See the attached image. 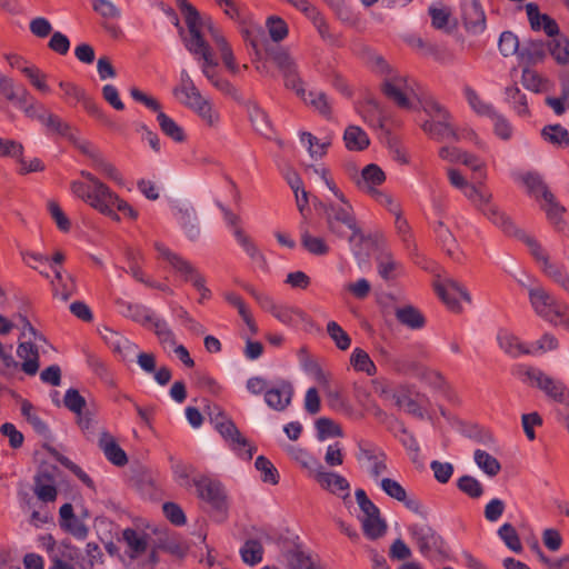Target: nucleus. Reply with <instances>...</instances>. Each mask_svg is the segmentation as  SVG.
Here are the masks:
<instances>
[{"mask_svg":"<svg viewBox=\"0 0 569 569\" xmlns=\"http://www.w3.org/2000/svg\"><path fill=\"white\" fill-rule=\"evenodd\" d=\"M178 7L184 16L190 34L189 39L184 41L186 48L191 54L199 57V60L202 61V74L216 89L238 99V90L227 79L220 78L214 71L218 61L213 56L211 47L199 32L200 14L198 10L187 0H178Z\"/></svg>","mask_w":569,"mask_h":569,"instance_id":"nucleus-1","label":"nucleus"},{"mask_svg":"<svg viewBox=\"0 0 569 569\" xmlns=\"http://www.w3.org/2000/svg\"><path fill=\"white\" fill-rule=\"evenodd\" d=\"M330 191L337 203L327 208L325 221L329 233L339 239H348L350 243L363 242L366 234L358 223L352 204L337 184L330 186Z\"/></svg>","mask_w":569,"mask_h":569,"instance_id":"nucleus-2","label":"nucleus"},{"mask_svg":"<svg viewBox=\"0 0 569 569\" xmlns=\"http://www.w3.org/2000/svg\"><path fill=\"white\" fill-rule=\"evenodd\" d=\"M369 63L373 72L382 77L381 90L386 97L398 107L409 109L413 88L407 77L393 70L382 56L371 54Z\"/></svg>","mask_w":569,"mask_h":569,"instance_id":"nucleus-3","label":"nucleus"},{"mask_svg":"<svg viewBox=\"0 0 569 569\" xmlns=\"http://www.w3.org/2000/svg\"><path fill=\"white\" fill-rule=\"evenodd\" d=\"M529 300L535 312L547 321L569 329V318L566 316L567 306L557 300L545 288L535 286L528 288Z\"/></svg>","mask_w":569,"mask_h":569,"instance_id":"nucleus-4","label":"nucleus"},{"mask_svg":"<svg viewBox=\"0 0 569 569\" xmlns=\"http://www.w3.org/2000/svg\"><path fill=\"white\" fill-rule=\"evenodd\" d=\"M520 372L525 377V382L537 387L555 401L563 403L569 398V391L565 383L546 375L540 369L527 366L522 367Z\"/></svg>","mask_w":569,"mask_h":569,"instance_id":"nucleus-5","label":"nucleus"},{"mask_svg":"<svg viewBox=\"0 0 569 569\" xmlns=\"http://www.w3.org/2000/svg\"><path fill=\"white\" fill-rule=\"evenodd\" d=\"M519 237L528 246L530 253L539 263L543 273L561 287H569V276L563 272L560 266L550 260L548 252L541 244L535 238L523 232Z\"/></svg>","mask_w":569,"mask_h":569,"instance_id":"nucleus-6","label":"nucleus"},{"mask_svg":"<svg viewBox=\"0 0 569 569\" xmlns=\"http://www.w3.org/2000/svg\"><path fill=\"white\" fill-rule=\"evenodd\" d=\"M431 120L422 124V129L431 138L442 140H459V134L450 122V114L438 103H432L429 108Z\"/></svg>","mask_w":569,"mask_h":569,"instance_id":"nucleus-7","label":"nucleus"},{"mask_svg":"<svg viewBox=\"0 0 569 569\" xmlns=\"http://www.w3.org/2000/svg\"><path fill=\"white\" fill-rule=\"evenodd\" d=\"M197 496L208 502L214 510L226 512L228 497L223 485L212 477L202 475L192 480Z\"/></svg>","mask_w":569,"mask_h":569,"instance_id":"nucleus-8","label":"nucleus"},{"mask_svg":"<svg viewBox=\"0 0 569 569\" xmlns=\"http://www.w3.org/2000/svg\"><path fill=\"white\" fill-rule=\"evenodd\" d=\"M214 429L221 435L229 447L242 459L250 460L256 448L241 435L234 422L227 418L218 419Z\"/></svg>","mask_w":569,"mask_h":569,"instance_id":"nucleus-9","label":"nucleus"},{"mask_svg":"<svg viewBox=\"0 0 569 569\" xmlns=\"http://www.w3.org/2000/svg\"><path fill=\"white\" fill-rule=\"evenodd\" d=\"M81 176L90 182V192L87 196V203L90 207L100 212L107 206H113L117 193L89 171H81Z\"/></svg>","mask_w":569,"mask_h":569,"instance_id":"nucleus-10","label":"nucleus"},{"mask_svg":"<svg viewBox=\"0 0 569 569\" xmlns=\"http://www.w3.org/2000/svg\"><path fill=\"white\" fill-rule=\"evenodd\" d=\"M357 460L375 480L388 471L386 455L362 443H359Z\"/></svg>","mask_w":569,"mask_h":569,"instance_id":"nucleus-11","label":"nucleus"},{"mask_svg":"<svg viewBox=\"0 0 569 569\" xmlns=\"http://www.w3.org/2000/svg\"><path fill=\"white\" fill-rule=\"evenodd\" d=\"M379 486L388 497L402 502L410 511L426 517V510L421 502L416 498L408 497L406 489L397 480L382 478L379 480Z\"/></svg>","mask_w":569,"mask_h":569,"instance_id":"nucleus-12","label":"nucleus"},{"mask_svg":"<svg viewBox=\"0 0 569 569\" xmlns=\"http://www.w3.org/2000/svg\"><path fill=\"white\" fill-rule=\"evenodd\" d=\"M156 250L159 252V254L167 260L170 266L186 280L190 281L192 284L196 283L198 279H201L203 276L200 274V272L196 269V267L184 259L183 257L179 256L176 252H172L170 249L164 247L161 243H156Z\"/></svg>","mask_w":569,"mask_h":569,"instance_id":"nucleus-13","label":"nucleus"},{"mask_svg":"<svg viewBox=\"0 0 569 569\" xmlns=\"http://www.w3.org/2000/svg\"><path fill=\"white\" fill-rule=\"evenodd\" d=\"M435 290L451 310L460 309V305L457 300L458 296L468 303L471 302V297L466 288L452 278H446L440 282H436Z\"/></svg>","mask_w":569,"mask_h":569,"instance_id":"nucleus-14","label":"nucleus"},{"mask_svg":"<svg viewBox=\"0 0 569 569\" xmlns=\"http://www.w3.org/2000/svg\"><path fill=\"white\" fill-rule=\"evenodd\" d=\"M409 530L422 555H429L432 550L440 548L441 538L430 526L413 525Z\"/></svg>","mask_w":569,"mask_h":569,"instance_id":"nucleus-15","label":"nucleus"},{"mask_svg":"<svg viewBox=\"0 0 569 569\" xmlns=\"http://www.w3.org/2000/svg\"><path fill=\"white\" fill-rule=\"evenodd\" d=\"M43 540L52 562L49 569H73L70 561L74 559L77 552L72 547L67 545L56 546L50 536L43 538Z\"/></svg>","mask_w":569,"mask_h":569,"instance_id":"nucleus-16","label":"nucleus"},{"mask_svg":"<svg viewBox=\"0 0 569 569\" xmlns=\"http://www.w3.org/2000/svg\"><path fill=\"white\" fill-rule=\"evenodd\" d=\"M281 556L288 569H317L310 555L300 545L287 543L282 548Z\"/></svg>","mask_w":569,"mask_h":569,"instance_id":"nucleus-17","label":"nucleus"},{"mask_svg":"<svg viewBox=\"0 0 569 569\" xmlns=\"http://www.w3.org/2000/svg\"><path fill=\"white\" fill-rule=\"evenodd\" d=\"M293 387L290 382L281 381L277 387L266 390V403L277 410L283 411L291 403Z\"/></svg>","mask_w":569,"mask_h":569,"instance_id":"nucleus-18","label":"nucleus"},{"mask_svg":"<svg viewBox=\"0 0 569 569\" xmlns=\"http://www.w3.org/2000/svg\"><path fill=\"white\" fill-rule=\"evenodd\" d=\"M463 22L468 32L480 34L486 30V14L479 0H471L463 9Z\"/></svg>","mask_w":569,"mask_h":569,"instance_id":"nucleus-19","label":"nucleus"},{"mask_svg":"<svg viewBox=\"0 0 569 569\" xmlns=\"http://www.w3.org/2000/svg\"><path fill=\"white\" fill-rule=\"evenodd\" d=\"M315 479L323 489L329 490L332 493L345 492L342 495L343 499L349 497L350 485L345 477L335 472L325 471L320 468L316 470Z\"/></svg>","mask_w":569,"mask_h":569,"instance_id":"nucleus-20","label":"nucleus"},{"mask_svg":"<svg viewBox=\"0 0 569 569\" xmlns=\"http://www.w3.org/2000/svg\"><path fill=\"white\" fill-rule=\"evenodd\" d=\"M98 446L106 458L113 465L122 467L128 462L126 452L117 443L116 438L108 431H101Z\"/></svg>","mask_w":569,"mask_h":569,"instance_id":"nucleus-21","label":"nucleus"},{"mask_svg":"<svg viewBox=\"0 0 569 569\" xmlns=\"http://www.w3.org/2000/svg\"><path fill=\"white\" fill-rule=\"evenodd\" d=\"M390 398L397 407L405 409L408 413L417 418H423L422 398L418 395L413 398L408 389L400 388L395 390L390 395Z\"/></svg>","mask_w":569,"mask_h":569,"instance_id":"nucleus-22","label":"nucleus"},{"mask_svg":"<svg viewBox=\"0 0 569 569\" xmlns=\"http://www.w3.org/2000/svg\"><path fill=\"white\" fill-rule=\"evenodd\" d=\"M39 346L31 341H21L17 348V355L22 360L21 369L29 376H34L39 370Z\"/></svg>","mask_w":569,"mask_h":569,"instance_id":"nucleus-23","label":"nucleus"},{"mask_svg":"<svg viewBox=\"0 0 569 569\" xmlns=\"http://www.w3.org/2000/svg\"><path fill=\"white\" fill-rule=\"evenodd\" d=\"M41 109L42 113L37 116V119L44 124L48 130L67 138L70 142H77V136L73 133L69 123L64 122L58 116L44 110L42 107Z\"/></svg>","mask_w":569,"mask_h":569,"instance_id":"nucleus-24","label":"nucleus"},{"mask_svg":"<svg viewBox=\"0 0 569 569\" xmlns=\"http://www.w3.org/2000/svg\"><path fill=\"white\" fill-rule=\"evenodd\" d=\"M33 491L36 496L43 502L54 501L58 495L54 480L49 472H39L34 477Z\"/></svg>","mask_w":569,"mask_h":569,"instance_id":"nucleus-25","label":"nucleus"},{"mask_svg":"<svg viewBox=\"0 0 569 569\" xmlns=\"http://www.w3.org/2000/svg\"><path fill=\"white\" fill-rule=\"evenodd\" d=\"M122 539L128 547V555L132 559L140 557L148 548L147 535L134 529H124L122 531Z\"/></svg>","mask_w":569,"mask_h":569,"instance_id":"nucleus-26","label":"nucleus"},{"mask_svg":"<svg viewBox=\"0 0 569 569\" xmlns=\"http://www.w3.org/2000/svg\"><path fill=\"white\" fill-rule=\"evenodd\" d=\"M343 142L349 151H362L369 146L370 140L360 127L351 124L343 132Z\"/></svg>","mask_w":569,"mask_h":569,"instance_id":"nucleus-27","label":"nucleus"},{"mask_svg":"<svg viewBox=\"0 0 569 569\" xmlns=\"http://www.w3.org/2000/svg\"><path fill=\"white\" fill-rule=\"evenodd\" d=\"M498 345L510 357L517 358L520 355H529L531 351L515 335L501 331L498 337Z\"/></svg>","mask_w":569,"mask_h":569,"instance_id":"nucleus-28","label":"nucleus"},{"mask_svg":"<svg viewBox=\"0 0 569 569\" xmlns=\"http://www.w3.org/2000/svg\"><path fill=\"white\" fill-rule=\"evenodd\" d=\"M300 141L307 147L310 157L313 159H321L325 157L327 149L331 144V140L329 138L319 140L316 136L307 131L300 133Z\"/></svg>","mask_w":569,"mask_h":569,"instance_id":"nucleus-29","label":"nucleus"},{"mask_svg":"<svg viewBox=\"0 0 569 569\" xmlns=\"http://www.w3.org/2000/svg\"><path fill=\"white\" fill-rule=\"evenodd\" d=\"M0 92L12 102L23 106L29 100V92L26 88L17 89L13 81L0 74Z\"/></svg>","mask_w":569,"mask_h":569,"instance_id":"nucleus-30","label":"nucleus"},{"mask_svg":"<svg viewBox=\"0 0 569 569\" xmlns=\"http://www.w3.org/2000/svg\"><path fill=\"white\" fill-rule=\"evenodd\" d=\"M106 339L113 351L118 352L123 359H130L138 350L136 343L117 332L110 331V336L106 337Z\"/></svg>","mask_w":569,"mask_h":569,"instance_id":"nucleus-31","label":"nucleus"},{"mask_svg":"<svg viewBox=\"0 0 569 569\" xmlns=\"http://www.w3.org/2000/svg\"><path fill=\"white\" fill-rule=\"evenodd\" d=\"M546 57V46L542 40H528L526 41L520 51L519 58L528 62H539Z\"/></svg>","mask_w":569,"mask_h":569,"instance_id":"nucleus-32","label":"nucleus"},{"mask_svg":"<svg viewBox=\"0 0 569 569\" xmlns=\"http://www.w3.org/2000/svg\"><path fill=\"white\" fill-rule=\"evenodd\" d=\"M465 196L479 212H482L492 202V193L482 184H470L469 189L465 191Z\"/></svg>","mask_w":569,"mask_h":569,"instance_id":"nucleus-33","label":"nucleus"},{"mask_svg":"<svg viewBox=\"0 0 569 569\" xmlns=\"http://www.w3.org/2000/svg\"><path fill=\"white\" fill-rule=\"evenodd\" d=\"M481 213L495 226L502 229L506 233H512L515 231V226L510 218L501 212L499 208L492 202L487 206Z\"/></svg>","mask_w":569,"mask_h":569,"instance_id":"nucleus-34","label":"nucleus"},{"mask_svg":"<svg viewBox=\"0 0 569 569\" xmlns=\"http://www.w3.org/2000/svg\"><path fill=\"white\" fill-rule=\"evenodd\" d=\"M224 299L231 305L233 306L234 308H237L240 317L242 318V320L244 321V323L247 325L248 329L250 330L251 333H257L258 331V328H257V325L247 307V305L244 303V301L242 300V298L234 293V292H227L224 295Z\"/></svg>","mask_w":569,"mask_h":569,"instance_id":"nucleus-35","label":"nucleus"},{"mask_svg":"<svg viewBox=\"0 0 569 569\" xmlns=\"http://www.w3.org/2000/svg\"><path fill=\"white\" fill-rule=\"evenodd\" d=\"M362 529L365 535L370 539H377L383 536L387 530V523L381 518L380 511H378V513H373L372 516L370 515L363 517Z\"/></svg>","mask_w":569,"mask_h":569,"instance_id":"nucleus-36","label":"nucleus"},{"mask_svg":"<svg viewBox=\"0 0 569 569\" xmlns=\"http://www.w3.org/2000/svg\"><path fill=\"white\" fill-rule=\"evenodd\" d=\"M473 459L477 466L489 477L497 476L501 470L500 462L485 450L477 449Z\"/></svg>","mask_w":569,"mask_h":569,"instance_id":"nucleus-37","label":"nucleus"},{"mask_svg":"<svg viewBox=\"0 0 569 569\" xmlns=\"http://www.w3.org/2000/svg\"><path fill=\"white\" fill-rule=\"evenodd\" d=\"M548 50L558 64H569V39L556 38L548 43Z\"/></svg>","mask_w":569,"mask_h":569,"instance_id":"nucleus-38","label":"nucleus"},{"mask_svg":"<svg viewBox=\"0 0 569 569\" xmlns=\"http://www.w3.org/2000/svg\"><path fill=\"white\" fill-rule=\"evenodd\" d=\"M157 120L159 122L160 129L162 132L177 142H182L184 140V132L181 127H179L173 119L168 117L162 111H159L157 114Z\"/></svg>","mask_w":569,"mask_h":569,"instance_id":"nucleus-39","label":"nucleus"},{"mask_svg":"<svg viewBox=\"0 0 569 569\" xmlns=\"http://www.w3.org/2000/svg\"><path fill=\"white\" fill-rule=\"evenodd\" d=\"M301 99L307 104L313 107L322 116H330L331 108L325 92L311 90L308 93L306 92L305 96L301 97Z\"/></svg>","mask_w":569,"mask_h":569,"instance_id":"nucleus-40","label":"nucleus"},{"mask_svg":"<svg viewBox=\"0 0 569 569\" xmlns=\"http://www.w3.org/2000/svg\"><path fill=\"white\" fill-rule=\"evenodd\" d=\"M298 357L303 369L312 375L317 382H326V373L317 363V361L312 359L306 347H301L298 350Z\"/></svg>","mask_w":569,"mask_h":569,"instance_id":"nucleus-41","label":"nucleus"},{"mask_svg":"<svg viewBox=\"0 0 569 569\" xmlns=\"http://www.w3.org/2000/svg\"><path fill=\"white\" fill-rule=\"evenodd\" d=\"M362 180L358 182V186L360 188L367 189L370 192V189H372L369 184H381L385 179V172L377 166V164H368L363 168L362 172Z\"/></svg>","mask_w":569,"mask_h":569,"instance_id":"nucleus-42","label":"nucleus"},{"mask_svg":"<svg viewBox=\"0 0 569 569\" xmlns=\"http://www.w3.org/2000/svg\"><path fill=\"white\" fill-rule=\"evenodd\" d=\"M397 319L405 326L411 329L421 328L423 325V318L420 312L411 306L398 308L396 310Z\"/></svg>","mask_w":569,"mask_h":569,"instance_id":"nucleus-43","label":"nucleus"},{"mask_svg":"<svg viewBox=\"0 0 569 569\" xmlns=\"http://www.w3.org/2000/svg\"><path fill=\"white\" fill-rule=\"evenodd\" d=\"M301 243L310 253L323 256L329 251V247L321 237L312 236L308 230L301 233Z\"/></svg>","mask_w":569,"mask_h":569,"instance_id":"nucleus-44","label":"nucleus"},{"mask_svg":"<svg viewBox=\"0 0 569 569\" xmlns=\"http://www.w3.org/2000/svg\"><path fill=\"white\" fill-rule=\"evenodd\" d=\"M243 562L254 566L262 560L263 548L257 540H248L240 550Z\"/></svg>","mask_w":569,"mask_h":569,"instance_id":"nucleus-45","label":"nucleus"},{"mask_svg":"<svg viewBox=\"0 0 569 569\" xmlns=\"http://www.w3.org/2000/svg\"><path fill=\"white\" fill-rule=\"evenodd\" d=\"M254 466L261 473V480L266 483L277 485L279 481V473L272 462L264 456H259L256 459Z\"/></svg>","mask_w":569,"mask_h":569,"instance_id":"nucleus-46","label":"nucleus"},{"mask_svg":"<svg viewBox=\"0 0 569 569\" xmlns=\"http://www.w3.org/2000/svg\"><path fill=\"white\" fill-rule=\"evenodd\" d=\"M272 316L284 325H293L296 319L301 321L307 319V315L302 310L282 305L277 306Z\"/></svg>","mask_w":569,"mask_h":569,"instance_id":"nucleus-47","label":"nucleus"},{"mask_svg":"<svg viewBox=\"0 0 569 569\" xmlns=\"http://www.w3.org/2000/svg\"><path fill=\"white\" fill-rule=\"evenodd\" d=\"M234 237L239 244L243 248L246 253L256 262H258L260 266L264 264V258L263 254L260 252V250L256 247V244L250 240V238L241 230L236 229L234 230Z\"/></svg>","mask_w":569,"mask_h":569,"instance_id":"nucleus-48","label":"nucleus"},{"mask_svg":"<svg viewBox=\"0 0 569 569\" xmlns=\"http://www.w3.org/2000/svg\"><path fill=\"white\" fill-rule=\"evenodd\" d=\"M543 201L545 204L542 206L543 210L547 213L548 219L555 223L558 224L561 221L562 213L565 211V208L561 207L555 199V196L550 192V190L543 191Z\"/></svg>","mask_w":569,"mask_h":569,"instance_id":"nucleus-49","label":"nucleus"},{"mask_svg":"<svg viewBox=\"0 0 569 569\" xmlns=\"http://www.w3.org/2000/svg\"><path fill=\"white\" fill-rule=\"evenodd\" d=\"M498 48L503 57H511L516 53L519 54L521 49L518 37L511 31H503L500 34Z\"/></svg>","mask_w":569,"mask_h":569,"instance_id":"nucleus-50","label":"nucleus"},{"mask_svg":"<svg viewBox=\"0 0 569 569\" xmlns=\"http://www.w3.org/2000/svg\"><path fill=\"white\" fill-rule=\"evenodd\" d=\"M326 395V399L328 406L336 410H342L347 407L345 399L342 398L341 391L339 388L331 387L329 382V378L326 375V382H318Z\"/></svg>","mask_w":569,"mask_h":569,"instance_id":"nucleus-51","label":"nucleus"},{"mask_svg":"<svg viewBox=\"0 0 569 569\" xmlns=\"http://www.w3.org/2000/svg\"><path fill=\"white\" fill-rule=\"evenodd\" d=\"M542 137L556 146H568L569 133L560 124L547 126L542 129Z\"/></svg>","mask_w":569,"mask_h":569,"instance_id":"nucleus-52","label":"nucleus"},{"mask_svg":"<svg viewBox=\"0 0 569 569\" xmlns=\"http://www.w3.org/2000/svg\"><path fill=\"white\" fill-rule=\"evenodd\" d=\"M350 362L356 370L363 371L368 375L376 372V366L370 359L369 355L359 348H356L350 357Z\"/></svg>","mask_w":569,"mask_h":569,"instance_id":"nucleus-53","label":"nucleus"},{"mask_svg":"<svg viewBox=\"0 0 569 569\" xmlns=\"http://www.w3.org/2000/svg\"><path fill=\"white\" fill-rule=\"evenodd\" d=\"M498 536L510 550L515 552H520L522 550L520 538L511 523H503L498 529Z\"/></svg>","mask_w":569,"mask_h":569,"instance_id":"nucleus-54","label":"nucleus"},{"mask_svg":"<svg viewBox=\"0 0 569 569\" xmlns=\"http://www.w3.org/2000/svg\"><path fill=\"white\" fill-rule=\"evenodd\" d=\"M21 72L29 79L31 84L42 93H48L50 88L47 83V76L37 67H23Z\"/></svg>","mask_w":569,"mask_h":569,"instance_id":"nucleus-55","label":"nucleus"},{"mask_svg":"<svg viewBox=\"0 0 569 569\" xmlns=\"http://www.w3.org/2000/svg\"><path fill=\"white\" fill-rule=\"evenodd\" d=\"M92 164L107 178L119 183L122 182L121 176L117 168L111 162H109L100 152L98 154H92Z\"/></svg>","mask_w":569,"mask_h":569,"instance_id":"nucleus-56","label":"nucleus"},{"mask_svg":"<svg viewBox=\"0 0 569 569\" xmlns=\"http://www.w3.org/2000/svg\"><path fill=\"white\" fill-rule=\"evenodd\" d=\"M327 332L340 350H347L350 347L349 335L336 321L328 322Z\"/></svg>","mask_w":569,"mask_h":569,"instance_id":"nucleus-57","label":"nucleus"},{"mask_svg":"<svg viewBox=\"0 0 569 569\" xmlns=\"http://www.w3.org/2000/svg\"><path fill=\"white\" fill-rule=\"evenodd\" d=\"M465 96L469 106L479 114L493 116V109L490 104L481 100L478 93L470 87L465 88Z\"/></svg>","mask_w":569,"mask_h":569,"instance_id":"nucleus-58","label":"nucleus"},{"mask_svg":"<svg viewBox=\"0 0 569 569\" xmlns=\"http://www.w3.org/2000/svg\"><path fill=\"white\" fill-rule=\"evenodd\" d=\"M268 52L272 61L281 70L282 73L289 74L293 69L297 68L293 59L286 50L277 48L274 50H269Z\"/></svg>","mask_w":569,"mask_h":569,"instance_id":"nucleus-59","label":"nucleus"},{"mask_svg":"<svg viewBox=\"0 0 569 569\" xmlns=\"http://www.w3.org/2000/svg\"><path fill=\"white\" fill-rule=\"evenodd\" d=\"M316 428L318 431L319 440H323L327 437H342L343 432L340 426L329 418H319L316 421Z\"/></svg>","mask_w":569,"mask_h":569,"instance_id":"nucleus-60","label":"nucleus"},{"mask_svg":"<svg viewBox=\"0 0 569 569\" xmlns=\"http://www.w3.org/2000/svg\"><path fill=\"white\" fill-rule=\"evenodd\" d=\"M458 488L471 498H479L483 493V487L475 477L462 476L458 479Z\"/></svg>","mask_w":569,"mask_h":569,"instance_id":"nucleus-61","label":"nucleus"},{"mask_svg":"<svg viewBox=\"0 0 569 569\" xmlns=\"http://www.w3.org/2000/svg\"><path fill=\"white\" fill-rule=\"evenodd\" d=\"M429 14L431 17V23L432 27L440 30L450 31L451 28H449V21L451 17V12L448 8L441 7H430L429 8Z\"/></svg>","mask_w":569,"mask_h":569,"instance_id":"nucleus-62","label":"nucleus"},{"mask_svg":"<svg viewBox=\"0 0 569 569\" xmlns=\"http://www.w3.org/2000/svg\"><path fill=\"white\" fill-rule=\"evenodd\" d=\"M209 127H214L219 122V113L214 111L212 103L206 99L194 109H192Z\"/></svg>","mask_w":569,"mask_h":569,"instance_id":"nucleus-63","label":"nucleus"},{"mask_svg":"<svg viewBox=\"0 0 569 569\" xmlns=\"http://www.w3.org/2000/svg\"><path fill=\"white\" fill-rule=\"evenodd\" d=\"M370 192L376 201L386 208L391 214L396 216L402 211L400 203L393 198V196L377 189H370Z\"/></svg>","mask_w":569,"mask_h":569,"instance_id":"nucleus-64","label":"nucleus"}]
</instances>
